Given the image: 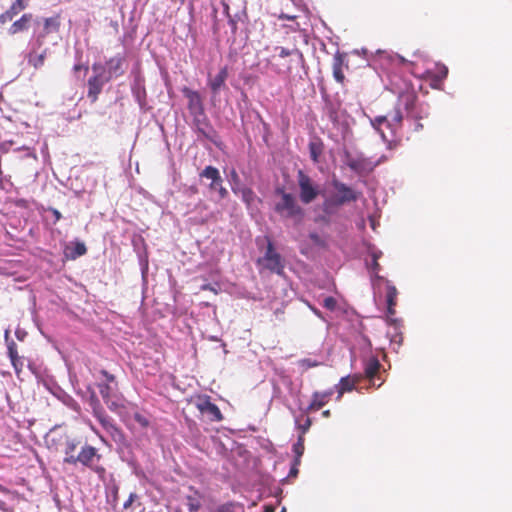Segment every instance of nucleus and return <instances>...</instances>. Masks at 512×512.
I'll return each instance as SVG.
<instances>
[{
    "label": "nucleus",
    "mask_w": 512,
    "mask_h": 512,
    "mask_svg": "<svg viewBox=\"0 0 512 512\" xmlns=\"http://www.w3.org/2000/svg\"><path fill=\"white\" fill-rule=\"evenodd\" d=\"M182 93L184 97L188 99L187 108L193 117L192 129L197 133L198 140L205 139L215 145L219 150H223L224 143L205 113L200 93L186 86L183 87Z\"/></svg>",
    "instance_id": "nucleus-1"
},
{
    "label": "nucleus",
    "mask_w": 512,
    "mask_h": 512,
    "mask_svg": "<svg viewBox=\"0 0 512 512\" xmlns=\"http://www.w3.org/2000/svg\"><path fill=\"white\" fill-rule=\"evenodd\" d=\"M112 440L116 444L115 451L119 457V459L126 463L129 468L132 470V473L136 476L142 475V469L139 462L136 459V456L133 452L132 444L128 440L126 434L120 429L116 434L112 437Z\"/></svg>",
    "instance_id": "nucleus-2"
},
{
    "label": "nucleus",
    "mask_w": 512,
    "mask_h": 512,
    "mask_svg": "<svg viewBox=\"0 0 512 512\" xmlns=\"http://www.w3.org/2000/svg\"><path fill=\"white\" fill-rule=\"evenodd\" d=\"M298 197L302 204L309 205L318 197L325 196L326 192L321 184L306 174L302 169L297 171Z\"/></svg>",
    "instance_id": "nucleus-3"
},
{
    "label": "nucleus",
    "mask_w": 512,
    "mask_h": 512,
    "mask_svg": "<svg viewBox=\"0 0 512 512\" xmlns=\"http://www.w3.org/2000/svg\"><path fill=\"white\" fill-rule=\"evenodd\" d=\"M273 209L281 219L292 220L295 224L301 223L305 217V209L293 194L284 195L283 200L275 202Z\"/></svg>",
    "instance_id": "nucleus-4"
},
{
    "label": "nucleus",
    "mask_w": 512,
    "mask_h": 512,
    "mask_svg": "<svg viewBox=\"0 0 512 512\" xmlns=\"http://www.w3.org/2000/svg\"><path fill=\"white\" fill-rule=\"evenodd\" d=\"M87 391L89 392L90 405L93 408L94 416L99 421L101 426L109 433L112 437L116 434L121 428L116 425L115 421L112 417H110L101 407L99 399L96 395V392L91 388V386H87Z\"/></svg>",
    "instance_id": "nucleus-5"
},
{
    "label": "nucleus",
    "mask_w": 512,
    "mask_h": 512,
    "mask_svg": "<svg viewBox=\"0 0 512 512\" xmlns=\"http://www.w3.org/2000/svg\"><path fill=\"white\" fill-rule=\"evenodd\" d=\"M133 80L130 84L131 93L138 104L139 109L142 113H147L152 109V106L148 104L147 101V91L145 86V77L139 70H133Z\"/></svg>",
    "instance_id": "nucleus-6"
},
{
    "label": "nucleus",
    "mask_w": 512,
    "mask_h": 512,
    "mask_svg": "<svg viewBox=\"0 0 512 512\" xmlns=\"http://www.w3.org/2000/svg\"><path fill=\"white\" fill-rule=\"evenodd\" d=\"M330 185L334 189V193L328 195L337 205L344 206L348 203L355 202L359 198V193L351 186L340 181L335 176L331 179Z\"/></svg>",
    "instance_id": "nucleus-7"
},
{
    "label": "nucleus",
    "mask_w": 512,
    "mask_h": 512,
    "mask_svg": "<svg viewBox=\"0 0 512 512\" xmlns=\"http://www.w3.org/2000/svg\"><path fill=\"white\" fill-rule=\"evenodd\" d=\"M92 70L94 75L88 79L87 97L91 100V102L94 103L97 101L104 85L110 80L106 77L105 67H103L101 64L94 63Z\"/></svg>",
    "instance_id": "nucleus-8"
},
{
    "label": "nucleus",
    "mask_w": 512,
    "mask_h": 512,
    "mask_svg": "<svg viewBox=\"0 0 512 512\" xmlns=\"http://www.w3.org/2000/svg\"><path fill=\"white\" fill-rule=\"evenodd\" d=\"M260 263L269 271L276 273L277 275L284 274V260L282 256L276 251L272 241L268 240L266 251L264 256L259 259Z\"/></svg>",
    "instance_id": "nucleus-9"
},
{
    "label": "nucleus",
    "mask_w": 512,
    "mask_h": 512,
    "mask_svg": "<svg viewBox=\"0 0 512 512\" xmlns=\"http://www.w3.org/2000/svg\"><path fill=\"white\" fill-rule=\"evenodd\" d=\"M363 364L362 380L366 379L371 387L379 388L384 383V379L380 375L382 365L379 359L376 356H371L369 359H365Z\"/></svg>",
    "instance_id": "nucleus-10"
},
{
    "label": "nucleus",
    "mask_w": 512,
    "mask_h": 512,
    "mask_svg": "<svg viewBox=\"0 0 512 512\" xmlns=\"http://www.w3.org/2000/svg\"><path fill=\"white\" fill-rule=\"evenodd\" d=\"M369 120L373 129L377 131L382 140L390 146L394 141L395 124L389 120L387 115L376 116L374 118H369Z\"/></svg>",
    "instance_id": "nucleus-11"
},
{
    "label": "nucleus",
    "mask_w": 512,
    "mask_h": 512,
    "mask_svg": "<svg viewBox=\"0 0 512 512\" xmlns=\"http://www.w3.org/2000/svg\"><path fill=\"white\" fill-rule=\"evenodd\" d=\"M101 455L97 453V449L89 444H85L81 447L80 452L76 457L64 458L63 462L69 465H76L77 463L89 468L92 467L94 461H99Z\"/></svg>",
    "instance_id": "nucleus-12"
},
{
    "label": "nucleus",
    "mask_w": 512,
    "mask_h": 512,
    "mask_svg": "<svg viewBox=\"0 0 512 512\" xmlns=\"http://www.w3.org/2000/svg\"><path fill=\"white\" fill-rule=\"evenodd\" d=\"M45 388L58 400H60L65 406L72 409L75 412L80 411L79 403L69 395L56 381L48 380L44 382Z\"/></svg>",
    "instance_id": "nucleus-13"
},
{
    "label": "nucleus",
    "mask_w": 512,
    "mask_h": 512,
    "mask_svg": "<svg viewBox=\"0 0 512 512\" xmlns=\"http://www.w3.org/2000/svg\"><path fill=\"white\" fill-rule=\"evenodd\" d=\"M280 384L292 405L295 407L297 404H300L303 397L301 393L303 381L301 379L292 380L289 376L282 375L280 376Z\"/></svg>",
    "instance_id": "nucleus-14"
},
{
    "label": "nucleus",
    "mask_w": 512,
    "mask_h": 512,
    "mask_svg": "<svg viewBox=\"0 0 512 512\" xmlns=\"http://www.w3.org/2000/svg\"><path fill=\"white\" fill-rule=\"evenodd\" d=\"M196 407L210 421H221L223 419L219 407L211 401L208 395H200L196 400Z\"/></svg>",
    "instance_id": "nucleus-15"
},
{
    "label": "nucleus",
    "mask_w": 512,
    "mask_h": 512,
    "mask_svg": "<svg viewBox=\"0 0 512 512\" xmlns=\"http://www.w3.org/2000/svg\"><path fill=\"white\" fill-rule=\"evenodd\" d=\"M34 26L33 31L38 29V34H41L43 37H47L51 33H56L60 29V16L55 15L52 17L44 18L40 16H34Z\"/></svg>",
    "instance_id": "nucleus-16"
},
{
    "label": "nucleus",
    "mask_w": 512,
    "mask_h": 512,
    "mask_svg": "<svg viewBox=\"0 0 512 512\" xmlns=\"http://www.w3.org/2000/svg\"><path fill=\"white\" fill-rule=\"evenodd\" d=\"M378 163H373L362 152H357L354 161L348 163V167L358 175L369 174L374 170Z\"/></svg>",
    "instance_id": "nucleus-17"
},
{
    "label": "nucleus",
    "mask_w": 512,
    "mask_h": 512,
    "mask_svg": "<svg viewBox=\"0 0 512 512\" xmlns=\"http://www.w3.org/2000/svg\"><path fill=\"white\" fill-rule=\"evenodd\" d=\"M125 58L117 54L114 57L110 58L106 62L107 68L105 69L106 77L111 80L112 78H117L122 76L125 73Z\"/></svg>",
    "instance_id": "nucleus-18"
},
{
    "label": "nucleus",
    "mask_w": 512,
    "mask_h": 512,
    "mask_svg": "<svg viewBox=\"0 0 512 512\" xmlns=\"http://www.w3.org/2000/svg\"><path fill=\"white\" fill-rule=\"evenodd\" d=\"M362 380L361 373L343 376L339 383L333 387L334 392H338L337 399H340L345 392H350L355 388V384Z\"/></svg>",
    "instance_id": "nucleus-19"
},
{
    "label": "nucleus",
    "mask_w": 512,
    "mask_h": 512,
    "mask_svg": "<svg viewBox=\"0 0 512 512\" xmlns=\"http://www.w3.org/2000/svg\"><path fill=\"white\" fill-rule=\"evenodd\" d=\"M87 253V247L84 242L75 239L65 245L64 257L68 260H76Z\"/></svg>",
    "instance_id": "nucleus-20"
},
{
    "label": "nucleus",
    "mask_w": 512,
    "mask_h": 512,
    "mask_svg": "<svg viewBox=\"0 0 512 512\" xmlns=\"http://www.w3.org/2000/svg\"><path fill=\"white\" fill-rule=\"evenodd\" d=\"M34 15L31 13L23 14L18 20L14 21L8 29L9 35H15L20 32L27 31L34 26Z\"/></svg>",
    "instance_id": "nucleus-21"
},
{
    "label": "nucleus",
    "mask_w": 512,
    "mask_h": 512,
    "mask_svg": "<svg viewBox=\"0 0 512 512\" xmlns=\"http://www.w3.org/2000/svg\"><path fill=\"white\" fill-rule=\"evenodd\" d=\"M27 7L25 0H15L10 8L0 15V24L11 21L17 14Z\"/></svg>",
    "instance_id": "nucleus-22"
},
{
    "label": "nucleus",
    "mask_w": 512,
    "mask_h": 512,
    "mask_svg": "<svg viewBox=\"0 0 512 512\" xmlns=\"http://www.w3.org/2000/svg\"><path fill=\"white\" fill-rule=\"evenodd\" d=\"M228 78V68L227 66L222 67L217 75L213 79L209 81V87L214 96H216L220 89L225 86V82Z\"/></svg>",
    "instance_id": "nucleus-23"
},
{
    "label": "nucleus",
    "mask_w": 512,
    "mask_h": 512,
    "mask_svg": "<svg viewBox=\"0 0 512 512\" xmlns=\"http://www.w3.org/2000/svg\"><path fill=\"white\" fill-rule=\"evenodd\" d=\"M272 400H278L290 413H294V406L285 394V390L282 389L280 382H273Z\"/></svg>",
    "instance_id": "nucleus-24"
},
{
    "label": "nucleus",
    "mask_w": 512,
    "mask_h": 512,
    "mask_svg": "<svg viewBox=\"0 0 512 512\" xmlns=\"http://www.w3.org/2000/svg\"><path fill=\"white\" fill-rule=\"evenodd\" d=\"M290 414L293 416L295 428L299 431V435L304 437L312 425V419L310 417L298 416L296 408H294V413Z\"/></svg>",
    "instance_id": "nucleus-25"
},
{
    "label": "nucleus",
    "mask_w": 512,
    "mask_h": 512,
    "mask_svg": "<svg viewBox=\"0 0 512 512\" xmlns=\"http://www.w3.org/2000/svg\"><path fill=\"white\" fill-rule=\"evenodd\" d=\"M137 258L140 266L141 271V278L143 285L147 284V278H148V270H149V259H148V253L146 251V248L144 247L143 250L137 251Z\"/></svg>",
    "instance_id": "nucleus-26"
},
{
    "label": "nucleus",
    "mask_w": 512,
    "mask_h": 512,
    "mask_svg": "<svg viewBox=\"0 0 512 512\" xmlns=\"http://www.w3.org/2000/svg\"><path fill=\"white\" fill-rule=\"evenodd\" d=\"M352 347H355V350H358L361 355L366 356L370 352L372 344L366 335L359 333L355 337V343Z\"/></svg>",
    "instance_id": "nucleus-27"
},
{
    "label": "nucleus",
    "mask_w": 512,
    "mask_h": 512,
    "mask_svg": "<svg viewBox=\"0 0 512 512\" xmlns=\"http://www.w3.org/2000/svg\"><path fill=\"white\" fill-rule=\"evenodd\" d=\"M241 197V200L244 202V204L246 205V208L247 210H252V206L254 204L255 201L257 202H261V199L256 195V193L250 188V187H246V188H243L239 195Z\"/></svg>",
    "instance_id": "nucleus-28"
},
{
    "label": "nucleus",
    "mask_w": 512,
    "mask_h": 512,
    "mask_svg": "<svg viewBox=\"0 0 512 512\" xmlns=\"http://www.w3.org/2000/svg\"><path fill=\"white\" fill-rule=\"evenodd\" d=\"M213 512H245V508L240 502L228 501L216 506Z\"/></svg>",
    "instance_id": "nucleus-29"
},
{
    "label": "nucleus",
    "mask_w": 512,
    "mask_h": 512,
    "mask_svg": "<svg viewBox=\"0 0 512 512\" xmlns=\"http://www.w3.org/2000/svg\"><path fill=\"white\" fill-rule=\"evenodd\" d=\"M44 41L45 37H43L41 34H38V29L36 28L35 31H33L32 37L28 42V53H32V55H35L38 52V50L43 46Z\"/></svg>",
    "instance_id": "nucleus-30"
},
{
    "label": "nucleus",
    "mask_w": 512,
    "mask_h": 512,
    "mask_svg": "<svg viewBox=\"0 0 512 512\" xmlns=\"http://www.w3.org/2000/svg\"><path fill=\"white\" fill-rule=\"evenodd\" d=\"M310 158L314 163H318L320 160V156L323 152V142L318 139L314 141H310L308 144Z\"/></svg>",
    "instance_id": "nucleus-31"
},
{
    "label": "nucleus",
    "mask_w": 512,
    "mask_h": 512,
    "mask_svg": "<svg viewBox=\"0 0 512 512\" xmlns=\"http://www.w3.org/2000/svg\"><path fill=\"white\" fill-rule=\"evenodd\" d=\"M340 207L327 194L323 196V202L320 207L323 214L332 217Z\"/></svg>",
    "instance_id": "nucleus-32"
},
{
    "label": "nucleus",
    "mask_w": 512,
    "mask_h": 512,
    "mask_svg": "<svg viewBox=\"0 0 512 512\" xmlns=\"http://www.w3.org/2000/svg\"><path fill=\"white\" fill-rule=\"evenodd\" d=\"M200 178H205L210 180V183L217 184V180L221 178V174L218 168L208 165L206 166L200 173Z\"/></svg>",
    "instance_id": "nucleus-33"
},
{
    "label": "nucleus",
    "mask_w": 512,
    "mask_h": 512,
    "mask_svg": "<svg viewBox=\"0 0 512 512\" xmlns=\"http://www.w3.org/2000/svg\"><path fill=\"white\" fill-rule=\"evenodd\" d=\"M229 183L231 190L235 195H239L240 191L247 186L244 185L235 169H232L229 174Z\"/></svg>",
    "instance_id": "nucleus-34"
},
{
    "label": "nucleus",
    "mask_w": 512,
    "mask_h": 512,
    "mask_svg": "<svg viewBox=\"0 0 512 512\" xmlns=\"http://www.w3.org/2000/svg\"><path fill=\"white\" fill-rule=\"evenodd\" d=\"M333 394H334L333 388H330L323 392L315 391L312 394V400L315 403H319L320 409H321L323 406L326 405V403L330 400V398L332 397Z\"/></svg>",
    "instance_id": "nucleus-35"
},
{
    "label": "nucleus",
    "mask_w": 512,
    "mask_h": 512,
    "mask_svg": "<svg viewBox=\"0 0 512 512\" xmlns=\"http://www.w3.org/2000/svg\"><path fill=\"white\" fill-rule=\"evenodd\" d=\"M48 50V48H44L39 54L37 52L35 55L28 53V63L33 65L36 69L42 67L47 57Z\"/></svg>",
    "instance_id": "nucleus-36"
},
{
    "label": "nucleus",
    "mask_w": 512,
    "mask_h": 512,
    "mask_svg": "<svg viewBox=\"0 0 512 512\" xmlns=\"http://www.w3.org/2000/svg\"><path fill=\"white\" fill-rule=\"evenodd\" d=\"M247 18H248V16H247L246 8L235 13L233 15V17H229L228 25L230 26L231 32L233 35H235L237 32L238 22H244L245 20H247Z\"/></svg>",
    "instance_id": "nucleus-37"
},
{
    "label": "nucleus",
    "mask_w": 512,
    "mask_h": 512,
    "mask_svg": "<svg viewBox=\"0 0 512 512\" xmlns=\"http://www.w3.org/2000/svg\"><path fill=\"white\" fill-rule=\"evenodd\" d=\"M5 342L7 345V356L10 359V361H15L16 358H19L18 350H17V344L9 338V331H5Z\"/></svg>",
    "instance_id": "nucleus-38"
},
{
    "label": "nucleus",
    "mask_w": 512,
    "mask_h": 512,
    "mask_svg": "<svg viewBox=\"0 0 512 512\" xmlns=\"http://www.w3.org/2000/svg\"><path fill=\"white\" fill-rule=\"evenodd\" d=\"M208 188L211 192H217L218 194V201L224 200L229 196L228 190L223 186V178H219L217 180V184L210 183L208 185Z\"/></svg>",
    "instance_id": "nucleus-39"
},
{
    "label": "nucleus",
    "mask_w": 512,
    "mask_h": 512,
    "mask_svg": "<svg viewBox=\"0 0 512 512\" xmlns=\"http://www.w3.org/2000/svg\"><path fill=\"white\" fill-rule=\"evenodd\" d=\"M295 407H297L299 413L298 416L300 417H309L308 414L313 411H317L320 409L319 403H315L313 400L309 403V405L304 406L303 400L300 401V404H297Z\"/></svg>",
    "instance_id": "nucleus-40"
},
{
    "label": "nucleus",
    "mask_w": 512,
    "mask_h": 512,
    "mask_svg": "<svg viewBox=\"0 0 512 512\" xmlns=\"http://www.w3.org/2000/svg\"><path fill=\"white\" fill-rule=\"evenodd\" d=\"M304 437L302 435H298L297 441L292 446V451L295 454V462L296 464L301 463V457L304 453Z\"/></svg>",
    "instance_id": "nucleus-41"
},
{
    "label": "nucleus",
    "mask_w": 512,
    "mask_h": 512,
    "mask_svg": "<svg viewBox=\"0 0 512 512\" xmlns=\"http://www.w3.org/2000/svg\"><path fill=\"white\" fill-rule=\"evenodd\" d=\"M79 444H80V440H78L77 438H69L68 437L65 442V449H64L65 458L76 457V455H74V451L76 450V448Z\"/></svg>",
    "instance_id": "nucleus-42"
},
{
    "label": "nucleus",
    "mask_w": 512,
    "mask_h": 512,
    "mask_svg": "<svg viewBox=\"0 0 512 512\" xmlns=\"http://www.w3.org/2000/svg\"><path fill=\"white\" fill-rule=\"evenodd\" d=\"M448 72V67L442 63H436L433 71H427L428 75L436 76L439 80H445Z\"/></svg>",
    "instance_id": "nucleus-43"
},
{
    "label": "nucleus",
    "mask_w": 512,
    "mask_h": 512,
    "mask_svg": "<svg viewBox=\"0 0 512 512\" xmlns=\"http://www.w3.org/2000/svg\"><path fill=\"white\" fill-rule=\"evenodd\" d=\"M388 118L392 123L395 124V132L397 131V128L401 126L403 121V112L399 106H396L393 110V112L389 113Z\"/></svg>",
    "instance_id": "nucleus-44"
},
{
    "label": "nucleus",
    "mask_w": 512,
    "mask_h": 512,
    "mask_svg": "<svg viewBox=\"0 0 512 512\" xmlns=\"http://www.w3.org/2000/svg\"><path fill=\"white\" fill-rule=\"evenodd\" d=\"M276 49L279 50V57H281V58H286L291 55H296L298 62H303V60H304L303 54L298 49L289 50L285 47H277Z\"/></svg>",
    "instance_id": "nucleus-45"
},
{
    "label": "nucleus",
    "mask_w": 512,
    "mask_h": 512,
    "mask_svg": "<svg viewBox=\"0 0 512 512\" xmlns=\"http://www.w3.org/2000/svg\"><path fill=\"white\" fill-rule=\"evenodd\" d=\"M386 290V304L396 305V298L398 294L396 287L392 285L390 281H387Z\"/></svg>",
    "instance_id": "nucleus-46"
},
{
    "label": "nucleus",
    "mask_w": 512,
    "mask_h": 512,
    "mask_svg": "<svg viewBox=\"0 0 512 512\" xmlns=\"http://www.w3.org/2000/svg\"><path fill=\"white\" fill-rule=\"evenodd\" d=\"M97 386L99 388V392L101 394L102 399L104 400V402L106 404H108L109 400H110V396H111L112 390H113V388L111 387V384H108V383H98Z\"/></svg>",
    "instance_id": "nucleus-47"
},
{
    "label": "nucleus",
    "mask_w": 512,
    "mask_h": 512,
    "mask_svg": "<svg viewBox=\"0 0 512 512\" xmlns=\"http://www.w3.org/2000/svg\"><path fill=\"white\" fill-rule=\"evenodd\" d=\"M387 324L393 328V331L396 332V335H400V330L403 327V320L400 318H395L394 316H386Z\"/></svg>",
    "instance_id": "nucleus-48"
},
{
    "label": "nucleus",
    "mask_w": 512,
    "mask_h": 512,
    "mask_svg": "<svg viewBox=\"0 0 512 512\" xmlns=\"http://www.w3.org/2000/svg\"><path fill=\"white\" fill-rule=\"evenodd\" d=\"M387 336L389 337L390 343L392 345H397V348L393 347V350L395 352H398V348L402 345V342H403L402 331L400 330V335H396L395 331H393L392 333L387 332Z\"/></svg>",
    "instance_id": "nucleus-49"
},
{
    "label": "nucleus",
    "mask_w": 512,
    "mask_h": 512,
    "mask_svg": "<svg viewBox=\"0 0 512 512\" xmlns=\"http://www.w3.org/2000/svg\"><path fill=\"white\" fill-rule=\"evenodd\" d=\"M308 237L315 246H317L319 248L327 247L326 241L317 232H315V231L309 232Z\"/></svg>",
    "instance_id": "nucleus-50"
},
{
    "label": "nucleus",
    "mask_w": 512,
    "mask_h": 512,
    "mask_svg": "<svg viewBox=\"0 0 512 512\" xmlns=\"http://www.w3.org/2000/svg\"><path fill=\"white\" fill-rule=\"evenodd\" d=\"M220 4H223V0H210V6H211V21L219 20L218 18V11L220 8Z\"/></svg>",
    "instance_id": "nucleus-51"
},
{
    "label": "nucleus",
    "mask_w": 512,
    "mask_h": 512,
    "mask_svg": "<svg viewBox=\"0 0 512 512\" xmlns=\"http://www.w3.org/2000/svg\"><path fill=\"white\" fill-rule=\"evenodd\" d=\"M186 499L189 512H197L200 509L201 503L197 498L189 495Z\"/></svg>",
    "instance_id": "nucleus-52"
},
{
    "label": "nucleus",
    "mask_w": 512,
    "mask_h": 512,
    "mask_svg": "<svg viewBox=\"0 0 512 512\" xmlns=\"http://www.w3.org/2000/svg\"><path fill=\"white\" fill-rule=\"evenodd\" d=\"M367 253L371 257V260L378 261L382 256V251L376 248L374 245L369 244L367 247Z\"/></svg>",
    "instance_id": "nucleus-53"
},
{
    "label": "nucleus",
    "mask_w": 512,
    "mask_h": 512,
    "mask_svg": "<svg viewBox=\"0 0 512 512\" xmlns=\"http://www.w3.org/2000/svg\"><path fill=\"white\" fill-rule=\"evenodd\" d=\"M314 222L316 224H320V225H324V226H329L331 224V217L323 214V213H320V214H317L315 217H314Z\"/></svg>",
    "instance_id": "nucleus-54"
},
{
    "label": "nucleus",
    "mask_w": 512,
    "mask_h": 512,
    "mask_svg": "<svg viewBox=\"0 0 512 512\" xmlns=\"http://www.w3.org/2000/svg\"><path fill=\"white\" fill-rule=\"evenodd\" d=\"M366 268L369 271V273H379L381 270V266L376 260H371L370 262H365Z\"/></svg>",
    "instance_id": "nucleus-55"
},
{
    "label": "nucleus",
    "mask_w": 512,
    "mask_h": 512,
    "mask_svg": "<svg viewBox=\"0 0 512 512\" xmlns=\"http://www.w3.org/2000/svg\"><path fill=\"white\" fill-rule=\"evenodd\" d=\"M323 306L326 309H328L330 311H333L336 308V306H337V301H336V299L334 297L327 296L323 300Z\"/></svg>",
    "instance_id": "nucleus-56"
},
{
    "label": "nucleus",
    "mask_w": 512,
    "mask_h": 512,
    "mask_svg": "<svg viewBox=\"0 0 512 512\" xmlns=\"http://www.w3.org/2000/svg\"><path fill=\"white\" fill-rule=\"evenodd\" d=\"M99 374L105 379L103 383L113 384L116 383V377L105 369H101Z\"/></svg>",
    "instance_id": "nucleus-57"
},
{
    "label": "nucleus",
    "mask_w": 512,
    "mask_h": 512,
    "mask_svg": "<svg viewBox=\"0 0 512 512\" xmlns=\"http://www.w3.org/2000/svg\"><path fill=\"white\" fill-rule=\"evenodd\" d=\"M10 362L15 370L16 375L19 377L20 372L22 371L23 366H24V358L19 357V358H16L15 361H10Z\"/></svg>",
    "instance_id": "nucleus-58"
},
{
    "label": "nucleus",
    "mask_w": 512,
    "mask_h": 512,
    "mask_svg": "<svg viewBox=\"0 0 512 512\" xmlns=\"http://www.w3.org/2000/svg\"><path fill=\"white\" fill-rule=\"evenodd\" d=\"M133 418L141 427L146 428L149 426V420L144 415L135 413Z\"/></svg>",
    "instance_id": "nucleus-59"
},
{
    "label": "nucleus",
    "mask_w": 512,
    "mask_h": 512,
    "mask_svg": "<svg viewBox=\"0 0 512 512\" xmlns=\"http://www.w3.org/2000/svg\"><path fill=\"white\" fill-rule=\"evenodd\" d=\"M319 364H320L319 362H317L316 360H312L310 358H305V359L300 360L301 367H303L305 369L316 367Z\"/></svg>",
    "instance_id": "nucleus-60"
},
{
    "label": "nucleus",
    "mask_w": 512,
    "mask_h": 512,
    "mask_svg": "<svg viewBox=\"0 0 512 512\" xmlns=\"http://www.w3.org/2000/svg\"><path fill=\"white\" fill-rule=\"evenodd\" d=\"M345 55L337 52L333 59V68H341L344 62Z\"/></svg>",
    "instance_id": "nucleus-61"
},
{
    "label": "nucleus",
    "mask_w": 512,
    "mask_h": 512,
    "mask_svg": "<svg viewBox=\"0 0 512 512\" xmlns=\"http://www.w3.org/2000/svg\"><path fill=\"white\" fill-rule=\"evenodd\" d=\"M429 76H430V80H431L430 81L431 88L441 90L444 80H439V78L436 76H432V75H429Z\"/></svg>",
    "instance_id": "nucleus-62"
},
{
    "label": "nucleus",
    "mask_w": 512,
    "mask_h": 512,
    "mask_svg": "<svg viewBox=\"0 0 512 512\" xmlns=\"http://www.w3.org/2000/svg\"><path fill=\"white\" fill-rule=\"evenodd\" d=\"M414 104H415V98L414 97H407L405 102H404V109L405 111L407 112V115H409L413 108H414Z\"/></svg>",
    "instance_id": "nucleus-63"
},
{
    "label": "nucleus",
    "mask_w": 512,
    "mask_h": 512,
    "mask_svg": "<svg viewBox=\"0 0 512 512\" xmlns=\"http://www.w3.org/2000/svg\"><path fill=\"white\" fill-rule=\"evenodd\" d=\"M93 472H95L100 479H103L106 474V469L103 466L100 465H92V467H89Z\"/></svg>",
    "instance_id": "nucleus-64"
}]
</instances>
